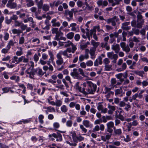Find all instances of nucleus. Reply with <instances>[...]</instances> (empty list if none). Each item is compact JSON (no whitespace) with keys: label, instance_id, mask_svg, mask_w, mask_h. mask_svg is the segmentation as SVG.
<instances>
[{"label":"nucleus","instance_id":"nucleus-1","mask_svg":"<svg viewBox=\"0 0 148 148\" xmlns=\"http://www.w3.org/2000/svg\"><path fill=\"white\" fill-rule=\"evenodd\" d=\"M49 139V140L55 142L54 138L56 139V141H62V135L59 133L57 132L56 133H53L48 135Z\"/></svg>","mask_w":148,"mask_h":148},{"label":"nucleus","instance_id":"nucleus-2","mask_svg":"<svg viewBox=\"0 0 148 148\" xmlns=\"http://www.w3.org/2000/svg\"><path fill=\"white\" fill-rule=\"evenodd\" d=\"M112 49L114 50L116 53H118L120 49L119 45L118 44H116L115 45H113L112 46Z\"/></svg>","mask_w":148,"mask_h":148},{"label":"nucleus","instance_id":"nucleus-3","mask_svg":"<svg viewBox=\"0 0 148 148\" xmlns=\"http://www.w3.org/2000/svg\"><path fill=\"white\" fill-rule=\"evenodd\" d=\"M7 6L11 9H14L17 6V4L16 3H8L6 5Z\"/></svg>","mask_w":148,"mask_h":148},{"label":"nucleus","instance_id":"nucleus-4","mask_svg":"<svg viewBox=\"0 0 148 148\" xmlns=\"http://www.w3.org/2000/svg\"><path fill=\"white\" fill-rule=\"evenodd\" d=\"M132 72H134V73L135 74L138 75L139 76L141 77H143V74L144 73V72L142 71H133Z\"/></svg>","mask_w":148,"mask_h":148},{"label":"nucleus","instance_id":"nucleus-5","mask_svg":"<svg viewBox=\"0 0 148 148\" xmlns=\"http://www.w3.org/2000/svg\"><path fill=\"white\" fill-rule=\"evenodd\" d=\"M26 2L28 3L26 5L27 7H30L34 5V3L32 0L28 1V0H26Z\"/></svg>","mask_w":148,"mask_h":148},{"label":"nucleus","instance_id":"nucleus-6","mask_svg":"<svg viewBox=\"0 0 148 148\" xmlns=\"http://www.w3.org/2000/svg\"><path fill=\"white\" fill-rule=\"evenodd\" d=\"M74 33L73 32H71L66 35L67 38L69 39H71L74 37Z\"/></svg>","mask_w":148,"mask_h":148},{"label":"nucleus","instance_id":"nucleus-7","mask_svg":"<svg viewBox=\"0 0 148 148\" xmlns=\"http://www.w3.org/2000/svg\"><path fill=\"white\" fill-rule=\"evenodd\" d=\"M83 124L86 127H88L90 126V123L89 121L87 120H84L83 122Z\"/></svg>","mask_w":148,"mask_h":148},{"label":"nucleus","instance_id":"nucleus-8","mask_svg":"<svg viewBox=\"0 0 148 148\" xmlns=\"http://www.w3.org/2000/svg\"><path fill=\"white\" fill-rule=\"evenodd\" d=\"M96 50V49L92 48V47L90 49L89 53L91 56H94Z\"/></svg>","mask_w":148,"mask_h":148},{"label":"nucleus","instance_id":"nucleus-9","mask_svg":"<svg viewBox=\"0 0 148 148\" xmlns=\"http://www.w3.org/2000/svg\"><path fill=\"white\" fill-rule=\"evenodd\" d=\"M144 20L143 19H142V20L139 23H138L136 24V27L137 28L140 29L142 28V23H144Z\"/></svg>","mask_w":148,"mask_h":148},{"label":"nucleus","instance_id":"nucleus-10","mask_svg":"<svg viewBox=\"0 0 148 148\" xmlns=\"http://www.w3.org/2000/svg\"><path fill=\"white\" fill-rule=\"evenodd\" d=\"M49 6L46 4H44L42 7L43 10L45 11H48L49 10Z\"/></svg>","mask_w":148,"mask_h":148},{"label":"nucleus","instance_id":"nucleus-11","mask_svg":"<svg viewBox=\"0 0 148 148\" xmlns=\"http://www.w3.org/2000/svg\"><path fill=\"white\" fill-rule=\"evenodd\" d=\"M60 53L63 54L64 56H66L67 58H71V56H69L67 54V52L66 50H65L64 51H60Z\"/></svg>","mask_w":148,"mask_h":148},{"label":"nucleus","instance_id":"nucleus-12","mask_svg":"<svg viewBox=\"0 0 148 148\" xmlns=\"http://www.w3.org/2000/svg\"><path fill=\"white\" fill-rule=\"evenodd\" d=\"M75 89L76 90H78L80 92H82V87H80L79 85L78 82H77L76 83L75 86Z\"/></svg>","mask_w":148,"mask_h":148},{"label":"nucleus","instance_id":"nucleus-13","mask_svg":"<svg viewBox=\"0 0 148 148\" xmlns=\"http://www.w3.org/2000/svg\"><path fill=\"white\" fill-rule=\"evenodd\" d=\"M107 128H112L114 126V123L112 121H110L107 124Z\"/></svg>","mask_w":148,"mask_h":148},{"label":"nucleus","instance_id":"nucleus-14","mask_svg":"<svg viewBox=\"0 0 148 148\" xmlns=\"http://www.w3.org/2000/svg\"><path fill=\"white\" fill-rule=\"evenodd\" d=\"M38 71L37 73L38 75V76H42L44 75V73H43L42 70L40 69L39 67H38Z\"/></svg>","mask_w":148,"mask_h":148},{"label":"nucleus","instance_id":"nucleus-15","mask_svg":"<svg viewBox=\"0 0 148 148\" xmlns=\"http://www.w3.org/2000/svg\"><path fill=\"white\" fill-rule=\"evenodd\" d=\"M11 88V87H5L3 88L2 90L3 92V93H5L8 92L9 90Z\"/></svg>","mask_w":148,"mask_h":148},{"label":"nucleus","instance_id":"nucleus-16","mask_svg":"<svg viewBox=\"0 0 148 148\" xmlns=\"http://www.w3.org/2000/svg\"><path fill=\"white\" fill-rule=\"evenodd\" d=\"M78 70L79 72V74L81 75L82 76L84 77H87V76L84 74L83 70L82 69L79 68L78 69Z\"/></svg>","mask_w":148,"mask_h":148},{"label":"nucleus","instance_id":"nucleus-17","mask_svg":"<svg viewBox=\"0 0 148 148\" xmlns=\"http://www.w3.org/2000/svg\"><path fill=\"white\" fill-rule=\"evenodd\" d=\"M30 68H29L28 69H27L25 71V72L27 74H30L32 75L33 77H34V75L35 74V73L34 71L33 70L31 71L30 72L28 71V70Z\"/></svg>","mask_w":148,"mask_h":148},{"label":"nucleus","instance_id":"nucleus-18","mask_svg":"<svg viewBox=\"0 0 148 148\" xmlns=\"http://www.w3.org/2000/svg\"><path fill=\"white\" fill-rule=\"evenodd\" d=\"M141 12L138 11V14L137 16V19L138 20H140L142 19L143 18L142 16L141 15Z\"/></svg>","mask_w":148,"mask_h":148},{"label":"nucleus","instance_id":"nucleus-19","mask_svg":"<svg viewBox=\"0 0 148 148\" xmlns=\"http://www.w3.org/2000/svg\"><path fill=\"white\" fill-rule=\"evenodd\" d=\"M120 46L123 49L124 51H126V43L125 42H122L120 43Z\"/></svg>","mask_w":148,"mask_h":148},{"label":"nucleus","instance_id":"nucleus-20","mask_svg":"<svg viewBox=\"0 0 148 148\" xmlns=\"http://www.w3.org/2000/svg\"><path fill=\"white\" fill-rule=\"evenodd\" d=\"M20 51H16V54L17 56H20L22 55L23 53V51H22V48L21 47L20 48Z\"/></svg>","mask_w":148,"mask_h":148},{"label":"nucleus","instance_id":"nucleus-21","mask_svg":"<svg viewBox=\"0 0 148 148\" xmlns=\"http://www.w3.org/2000/svg\"><path fill=\"white\" fill-rule=\"evenodd\" d=\"M58 28H53L52 29L51 31L52 33L53 34L58 33L59 31H58Z\"/></svg>","mask_w":148,"mask_h":148},{"label":"nucleus","instance_id":"nucleus-22","mask_svg":"<svg viewBox=\"0 0 148 148\" xmlns=\"http://www.w3.org/2000/svg\"><path fill=\"white\" fill-rule=\"evenodd\" d=\"M134 28H132V30L131 31H127L128 37L133 36L134 34L133 31H134Z\"/></svg>","mask_w":148,"mask_h":148},{"label":"nucleus","instance_id":"nucleus-23","mask_svg":"<svg viewBox=\"0 0 148 148\" xmlns=\"http://www.w3.org/2000/svg\"><path fill=\"white\" fill-rule=\"evenodd\" d=\"M61 111L64 112H66L67 111V110L66 109V106L64 105H63L61 107Z\"/></svg>","mask_w":148,"mask_h":148},{"label":"nucleus","instance_id":"nucleus-24","mask_svg":"<svg viewBox=\"0 0 148 148\" xmlns=\"http://www.w3.org/2000/svg\"><path fill=\"white\" fill-rule=\"evenodd\" d=\"M62 104V101L60 100H57L56 103V106L59 107Z\"/></svg>","mask_w":148,"mask_h":148},{"label":"nucleus","instance_id":"nucleus-25","mask_svg":"<svg viewBox=\"0 0 148 148\" xmlns=\"http://www.w3.org/2000/svg\"><path fill=\"white\" fill-rule=\"evenodd\" d=\"M12 21V20L11 18H10V19H9L8 17H6L5 18V23L7 24H10L11 23Z\"/></svg>","mask_w":148,"mask_h":148},{"label":"nucleus","instance_id":"nucleus-26","mask_svg":"<svg viewBox=\"0 0 148 148\" xmlns=\"http://www.w3.org/2000/svg\"><path fill=\"white\" fill-rule=\"evenodd\" d=\"M114 1L115 2L112 4V6H114L116 5L119 4L120 2L121 1V0H114Z\"/></svg>","mask_w":148,"mask_h":148},{"label":"nucleus","instance_id":"nucleus-27","mask_svg":"<svg viewBox=\"0 0 148 148\" xmlns=\"http://www.w3.org/2000/svg\"><path fill=\"white\" fill-rule=\"evenodd\" d=\"M43 3V0H40L37 4L38 8H42Z\"/></svg>","mask_w":148,"mask_h":148},{"label":"nucleus","instance_id":"nucleus-28","mask_svg":"<svg viewBox=\"0 0 148 148\" xmlns=\"http://www.w3.org/2000/svg\"><path fill=\"white\" fill-rule=\"evenodd\" d=\"M114 133L115 134L120 135L122 133L121 130V129H116L115 130Z\"/></svg>","mask_w":148,"mask_h":148},{"label":"nucleus","instance_id":"nucleus-29","mask_svg":"<svg viewBox=\"0 0 148 148\" xmlns=\"http://www.w3.org/2000/svg\"><path fill=\"white\" fill-rule=\"evenodd\" d=\"M53 126L56 130V129L60 127V125L58 122H55L53 124Z\"/></svg>","mask_w":148,"mask_h":148},{"label":"nucleus","instance_id":"nucleus-30","mask_svg":"<svg viewBox=\"0 0 148 148\" xmlns=\"http://www.w3.org/2000/svg\"><path fill=\"white\" fill-rule=\"evenodd\" d=\"M128 125H126V126H127V131L128 132H130L131 131V127L132 125L131 123H127Z\"/></svg>","mask_w":148,"mask_h":148},{"label":"nucleus","instance_id":"nucleus-31","mask_svg":"<svg viewBox=\"0 0 148 148\" xmlns=\"http://www.w3.org/2000/svg\"><path fill=\"white\" fill-rule=\"evenodd\" d=\"M108 108L112 111H114L115 110V107L114 106H111L109 104L108 105Z\"/></svg>","mask_w":148,"mask_h":148},{"label":"nucleus","instance_id":"nucleus-32","mask_svg":"<svg viewBox=\"0 0 148 148\" xmlns=\"http://www.w3.org/2000/svg\"><path fill=\"white\" fill-rule=\"evenodd\" d=\"M61 33L62 34V33H60L59 32H58V33H56V35L55 36V38H54V39L57 41L59 40V37Z\"/></svg>","mask_w":148,"mask_h":148},{"label":"nucleus","instance_id":"nucleus-33","mask_svg":"<svg viewBox=\"0 0 148 148\" xmlns=\"http://www.w3.org/2000/svg\"><path fill=\"white\" fill-rule=\"evenodd\" d=\"M25 40L24 38L23 37H21L19 40V44H23Z\"/></svg>","mask_w":148,"mask_h":148},{"label":"nucleus","instance_id":"nucleus-34","mask_svg":"<svg viewBox=\"0 0 148 148\" xmlns=\"http://www.w3.org/2000/svg\"><path fill=\"white\" fill-rule=\"evenodd\" d=\"M86 83L88 84V87L90 88H91V87H92V86L94 84L91 81H87Z\"/></svg>","mask_w":148,"mask_h":148},{"label":"nucleus","instance_id":"nucleus-35","mask_svg":"<svg viewBox=\"0 0 148 148\" xmlns=\"http://www.w3.org/2000/svg\"><path fill=\"white\" fill-rule=\"evenodd\" d=\"M86 64L88 66H91L93 65V62L91 60H88L86 62Z\"/></svg>","mask_w":148,"mask_h":148},{"label":"nucleus","instance_id":"nucleus-36","mask_svg":"<svg viewBox=\"0 0 148 148\" xmlns=\"http://www.w3.org/2000/svg\"><path fill=\"white\" fill-rule=\"evenodd\" d=\"M34 61L36 63L38 60L39 57L36 53L35 54L34 56Z\"/></svg>","mask_w":148,"mask_h":148},{"label":"nucleus","instance_id":"nucleus-37","mask_svg":"<svg viewBox=\"0 0 148 148\" xmlns=\"http://www.w3.org/2000/svg\"><path fill=\"white\" fill-rule=\"evenodd\" d=\"M72 122L71 120H68L66 122V125L67 127H71L72 125Z\"/></svg>","mask_w":148,"mask_h":148},{"label":"nucleus","instance_id":"nucleus-38","mask_svg":"<svg viewBox=\"0 0 148 148\" xmlns=\"http://www.w3.org/2000/svg\"><path fill=\"white\" fill-rule=\"evenodd\" d=\"M22 23V22H19L18 21H15L14 26L15 27H19L21 25Z\"/></svg>","mask_w":148,"mask_h":148},{"label":"nucleus","instance_id":"nucleus-39","mask_svg":"<svg viewBox=\"0 0 148 148\" xmlns=\"http://www.w3.org/2000/svg\"><path fill=\"white\" fill-rule=\"evenodd\" d=\"M77 4L79 7H81L82 6L83 3L81 1H79L77 2Z\"/></svg>","mask_w":148,"mask_h":148},{"label":"nucleus","instance_id":"nucleus-40","mask_svg":"<svg viewBox=\"0 0 148 148\" xmlns=\"http://www.w3.org/2000/svg\"><path fill=\"white\" fill-rule=\"evenodd\" d=\"M63 62V60H58L56 61V64L58 65H61Z\"/></svg>","mask_w":148,"mask_h":148},{"label":"nucleus","instance_id":"nucleus-41","mask_svg":"<svg viewBox=\"0 0 148 148\" xmlns=\"http://www.w3.org/2000/svg\"><path fill=\"white\" fill-rule=\"evenodd\" d=\"M0 148H9V146L6 145L5 144L0 143Z\"/></svg>","mask_w":148,"mask_h":148},{"label":"nucleus","instance_id":"nucleus-42","mask_svg":"<svg viewBox=\"0 0 148 148\" xmlns=\"http://www.w3.org/2000/svg\"><path fill=\"white\" fill-rule=\"evenodd\" d=\"M49 54L50 56V58L51 60L52 63H53V55L52 52L51 51H49Z\"/></svg>","mask_w":148,"mask_h":148},{"label":"nucleus","instance_id":"nucleus-43","mask_svg":"<svg viewBox=\"0 0 148 148\" xmlns=\"http://www.w3.org/2000/svg\"><path fill=\"white\" fill-rule=\"evenodd\" d=\"M124 140L126 142L130 141L131 140V139L129 135H127L126 138H124Z\"/></svg>","mask_w":148,"mask_h":148},{"label":"nucleus","instance_id":"nucleus-44","mask_svg":"<svg viewBox=\"0 0 148 148\" xmlns=\"http://www.w3.org/2000/svg\"><path fill=\"white\" fill-rule=\"evenodd\" d=\"M47 108L48 110H49V112H51L52 111L53 112H55V108L53 107H51V106L48 107Z\"/></svg>","mask_w":148,"mask_h":148},{"label":"nucleus","instance_id":"nucleus-45","mask_svg":"<svg viewBox=\"0 0 148 148\" xmlns=\"http://www.w3.org/2000/svg\"><path fill=\"white\" fill-rule=\"evenodd\" d=\"M87 90L88 92H87L88 95L89 94H94V93L93 92V90L92 89L90 90V88H88V89H87Z\"/></svg>","mask_w":148,"mask_h":148},{"label":"nucleus","instance_id":"nucleus-46","mask_svg":"<svg viewBox=\"0 0 148 148\" xmlns=\"http://www.w3.org/2000/svg\"><path fill=\"white\" fill-rule=\"evenodd\" d=\"M103 62L106 65L109 64L110 62L108 58H106L103 60Z\"/></svg>","mask_w":148,"mask_h":148},{"label":"nucleus","instance_id":"nucleus-47","mask_svg":"<svg viewBox=\"0 0 148 148\" xmlns=\"http://www.w3.org/2000/svg\"><path fill=\"white\" fill-rule=\"evenodd\" d=\"M80 38V36L78 34H77L75 35L74 38L75 40L76 41H78Z\"/></svg>","mask_w":148,"mask_h":148},{"label":"nucleus","instance_id":"nucleus-48","mask_svg":"<svg viewBox=\"0 0 148 148\" xmlns=\"http://www.w3.org/2000/svg\"><path fill=\"white\" fill-rule=\"evenodd\" d=\"M110 19H111V23L114 21L115 20L116 22H117L119 20V18H117L116 16H114L112 18H110Z\"/></svg>","mask_w":148,"mask_h":148},{"label":"nucleus","instance_id":"nucleus-49","mask_svg":"<svg viewBox=\"0 0 148 148\" xmlns=\"http://www.w3.org/2000/svg\"><path fill=\"white\" fill-rule=\"evenodd\" d=\"M21 28L23 30H24L27 27V25H24L23 23L21 24Z\"/></svg>","mask_w":148,"mask_h":148},{"label":"nucleus","instance_id":"nucleus-50","mask_svg":"<svg viewBox=\"0 0 148 148\" xmlns=\"http://www.w3.org/2000/svg\"><path fill=\"white\" fill-rule=\"evenodd\" d=\"M9 37V34L6 32L5 34V36H4V39L5 40H8V38Z\"/></svg>","mask_w":148,"mask_h":148},{"label":"nucleus","instance_id":"nucleus-51","mask_svg":"<svg viewBox=\"0 0 148 148\" xmlns=\"http://www.w3.org/2000/svg\"><path fill=\"white\" fill-rule=\"evenodd\" d=\"M121 28L123 30H128L130 29L131 27L130 26L127 27L122 26Z\"/></svg>","mask_w":148,"mask_h":148},{"label":"nucleus","instance_id":"nucleus-52","mask_svg":"<svg viewBox=\"0 0 148 148\" xmlns=\"http://www.w3.org/2000/svg\"><path fill=\"white\" fill-rule=\"evenodd\" d=\"M123 76V74L122 73H119L115 75L117 79H119L122 77Z\"/></svg>","mask_w":148,"mask_h":148},{"label":"nucleus","instance_id":"nucleus-53","mask_svg":"<svg viewBox=\"0 0 148 148\" xmlns=\"http://www.w3.org/2000/svg\"><path fill=\"white\" fill-rule=\"evenodd\" d=\"M84 59V56L82 55H81L79 57V60L80 62H81L83 61Z\"/></svg>","mask_w":148,"mask_h":148},{"label":"nucleus","instance_id":"nucleus-54","mask_svg":"<svg viewBox=\"0 0 148 148\" xmlns=\"http://www.w3.org/2000/svg\"><path fill=\"white\" fill-rule=\"evenodd\" d=\"M80 127L85 133H86L87 132V129L84 128L82 125H80Z\"/></svg>","mask_w":148,"mask_h":148},{"label":"nucleus","instance_id":"nucleus-55","mask_svg":"<svg viewBox=\"0 0 148 148\" xmlns=\"http://www.w3.org/2000/svg\"><path fill=\"white\" fill-rule=\"evenodd\" d=\"M78 69H73V72H74V73H75V74L76 77H77L78 76L79 73L77 72Z\"/></svg>","mask_w":148,"mask_h":148},{"label":"nucleus","instance_id":"nucleus-56","mask_svg":"<svg viewBox=\"0 0 148 148\" xmlns=\"http://www.w3.org/2000/svg\"><path fill=\"white\" fill-rule=\"evenodd\" d=\"M10 18L12 20H13L15 21L18 18V17L16 15H13Z\"/></svg>","mask_w":148,"mask_h":148},{"label":"nucleus","instance_id":"nucleus-57","mask_svg":"<svg viewBox=\"0 0 148 148\" xmlns=\"http://www.w3.org/2000/svg\"><path fill=\"white\" fill-rule=\"evenodd\" d=\"M100 129L99 126L98 125H96L95 128L93 129L92 131L93 132H95V131H98Z\"/></svg>","mask_w":148,"mask_h":148},{"label":"nucleus","instance_id":"nucleus-58","mask_svg":"<svg viewBox=\"0 0 148 148\" xmlns=\"http://www.w3.org/2000/svg\"><path fill=\"white\" fill-rule=\"evenodd\" d=\"M113 54V52H108L107 53L108 57L109 58H110L112 59V58Z\"/></svg>","mask_w":148,"mask_h":148},{"label":"nucleus","instance_id":"nucleus-59","mask_svg":"<svg viewBox=\"0 0 148 148\" xmlns=\"http://www.w3.org/2000/svg\"><path fill=\"white\" fill-rule=\"evenodd\" d=\"M133 32H134V34H135L136 35H139L140 33L139 30L138 29H134V31H133Z\"/></svg>","mask_w":148,"mask_h":148},{"label":"nucleus","instance_id":"nucleus-60","mask_svg":"<svg viewBox=\"0 0 148 148\" xmlns=\"http://www.w3.org/2000/svg\"><path fill=\"white\" fill-rule=\"evenodd\" d=\"M102 122V120L100 119V120L97 119L95 121V124H99L100 123Z\"/></svg>","mask_w":148,"mask_h":148},{"label":"nucleus","instance_id":"nucleus-61","mask_svg":"<svg viewBox=\"0 0 148 148\" xmlns=\"http://www.w3.org/2000/svg\"><path fill=\"white\" fill-rule=\"evenodd\" d=\"M62 54L61 53H60V52L58 53L56 55V57L58 60H62L63 59L62 58L61 55Z\"/></svg>","mask_w":148,"mask_h":148},{"label":"nucleus","instance_id":"nucleus-62","mask_svg":"<svg viewBox=\"0 0 148 148\" xmlns=\"http://www.w3.org/2000/svg\"><path fill=\"white\" fill-rule=\"evenodd\" d=\"M136 25V21L135 20H133L131 22V25L133 27H135Z\"/></svg>","mask_w":148,"mask_h":148},{"label":"nucleus","instance_id":"nucleus-63","mask_svg":"<svg viewBox=\"0 0 148 148\" xmlns=\"http://www.w3.org/2000/svg\"><path fill=\"white\" fill-rule=\"evenodd\" d=\"M111 84H112V85L115 84L116 82V79L115 78H112L111 79Z\"/></svg>","mask_w":148,"mask_h":148},{"label":"nucleus","instance_id":"nucleus-64","mask_svg":"<svg viewBox=\"0 0 148 148\" xmlns=\"http://www.w3.org/2000/svg\"><path fill=\"white\" fill-rule=\"evenodd\" d=\"M105 70L106 71H108L111 70V69H110V68L108 66V65H106L105 66Z\"/></svg>","mask_w":148,"mask_h":148}]
</instances>
